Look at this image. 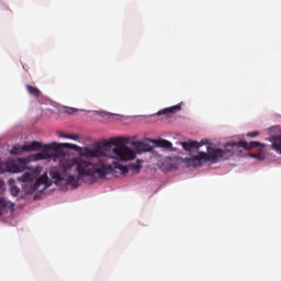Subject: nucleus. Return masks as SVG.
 I'll list each match as a JSON object with an SVG mask.
<instances>
[{
  "instance_id": "6",
  "label": "nucleus",
  "mask_w": 281,
  "mask_h": 281,
  "mask_svg": "<svg viewBox=\"0 0 281 281\" xmlns=\"http://www.w3.org/2000/svg\"><path fill=\"white\" fill-rule=\"evenodd\" d=\"M180 110H181V104H177L159 111L157 115H173V113H179Z\"/></svg>"
},
{
  "instance_id": "13",
  "label": "nucleus",
  "mask_w": 281,
  "mask_h": 281,
  "mask_svg": "<svg viewBox=\"0 0 281 281\" xmlns=\"http://www.w3.org/2000/svg\"><path fill=\"white\" fill-rule=\"evenodd\" d=\"M19 192H21V190L18 187H12L11 188L12 196H19Z\"/></svg>"
},
{
  "instance_id": "12",
  "label": "nucleus",
  "mask_w": 281,
  "mask_h": 281,
  "mask_svg": "<svg viewBox=\"0 0 281 281\" xmlns=\"http://www.w3.org/2000/svg\"><path fill=\"white\" fill-rule=\"evenodd\" d=\"M59 137H64L65 139H79L80 136H78V134H72V135H69V134H63V133H59Z\"/></svg>"
},
{
  "instance_id": "10",
  "label": "nucleus",
  "mask_w": 281,
  "mask_h": 281,
  "mask_svg": "<svg viewBox=\"0 0 281 281\" xmlns=\"http://www.w3.org/2000/svg\"><path fill=\"white\" fill-rule=\"evenodd\" d=\"M22 153H27V147L24 144L22 145H14L11 149V155H22Z\"/></svg>"
},
{
  "instance_id": "9",
  "label": "nucleus",
  "mask_w": 281,
  "mask_h": 281,
  "mask_svg": "<svg viewBox=\"0 0 281 281\" xmlns=\"http://www.w3.org/2000/svg\"><path fill=\"white\" fill-rule=\"evenodd\" d=\"M26 153H32L34 150H41L43 148V143L33 140L32 143H25Z\"/></svg>"
},
{
  "instance_id": "2",
  "label": "nucleus",
  "mask_w": 281,
  "mask_h": 281,
  "mask_svg": "<svg viewBox=\"0 0 281 281\" xmlns=\"http://www.w3.org/2000/svg\"><path fill=\"white\" fill-rule=\"evenodd\" d=\"M260 146L261 148H265V144L256 140H251L249 143L246 140H240L238 143L229 142L225 145L224 149L216 148L210 150V147H207L209 153L199 151L196 156H193L192 158H186V161L188 166H193L196 168V166H201V161H212L213 164H217V161H225V159L234 157L238 148H244V150H251V148H258Z\"/></svg>"
},
{
  "instance_id": "3",
  "label": "nucleus",
  "mask_w": 281,
  "mask_h": 281,
  "mask_svg": "<svg viewBox=\"0 0 281 281\" xmlns=\"http://www.w3.org/2000/svg\"><path fill=\"white\" fill-rule=\"evenodd\" d=\"M205 145H207V139H202L200 143L196 140L181 143L182 148H184L188 153H190V150H192L193 148H201V146Z\"/></svg>"
},
{
  "instance_id": "11",
  "label": "nucleus",
  "mask_w": 281,
  "mask_h": 281,
  "mask_svg": "<svg viewBox=\"0 0 281 281\" xmlns=\"http://www.w3.org/2000/svg\"><path fill=\"white\" fill-rule=\"evenodd\" d=\"M158 146H160V148H172V143L166 139H161L158 142Z\"/></svg>"
},
{
  "instance_id": "8",
  "label": "nucleus",
  "mask_w": 281,
  "mask_h": 281,
  "mask_svg": "<svg viewBox=\"0 0 281 281\" xmlns=\"http://www.w3.org/2000/svg\"><path fill=\"white\" fill-rule=\"evenodd\" d=\"M25 87L29 95H33V98H43V92L41 91V89L31 85H26Z\"/></svg>"
},
{
  "instance_id": "1",
  "label": "nucleus",
  "mask_w": 281,
  "mask_h": 281,
  "mask_svg": "<svg viewBox=\"0 0 281 281\" xmlns=\"http://www.w3.org/2000/svg\"><path fill=\"white\" fill-rule=\"evenodd\" d=\"M126 144H131L130 137H113L109 140L95 143L94 148L86 147L81 151V155L83 157H92L93 159H97V165L89 161L76 164L74 159H70L64 148L80 150V147L76 144L52 143L50 145H45L44 151L31 157H33L34 161H41L43 159L58 161L59 168H53L50 170L49 175L52 180H49L47 173H44L41 178L35 180L43 170L41 167H36L25 172V186H30L27 192H36V190L43 192V190L50 188L52 183H63V181H65L66 186L78 188L76 173H78L79 179H89L90 183H95L98 179H104L106 175H111L112 172H115V170H120L121 175H126V172L139 175V171L142 170L140 160L130 164L128 166L115 164V160L132 161V159H135V151L127 147Z\"/></svg>"
},
{
  "instance_id": "15",
  "label": "nucleus",
  "mask_w": 281,
  "mask_h": 281,
  "mask_svg": "<svg viewBox=\"0 0 281 281\" xmlns=\"http://www.w3.org/2000/svg\"><path fill=\"white\" fill-rule=\"evenodd\" d=\"M258 135H260L259 132H249V133L247 134V137H258Z\"/></svg>"
},
{
  "instance_id": "5",
  "label": "nucleus",
  "mask_w": 281,
  "mask_h": 281,
  "mask_svg": "<svg viewBox=\"0 0 281 281\" xmlns=\"http://www.w3.org/2000/svg\"><path fill=\"white\" fill-rule=\"evenodd\" d=\"M8 210H14V204L8 202L4 198H0V216H3V213L8 212Z\"/></svg>"
},
{
  "instance_id": "4",
  "label": "nucleus",
  "mask_w": 281,
  "mask_h": 281,
  "mask_svg": "<svg viewBox=\"0 0 281 281\" xmlns=\"http://www.w3.org/2000/svg\"><path fill=\"white\" fill-rule=\"evenodd\" d=\"M12 172H23L27 168V159L20 158L12 164Z\"/></svg>"
},
{
  "instance_id": "7",
  "label": "nucleus",
  "mask_w": 281,
  "mask_h": 281,
  "mask_svg": "<svg viewBox=\"0 0 281 281\" xmlns=\"http://www.w3.org/2000/svg\"><path fill=\"white\" fill-rule=\"evenodd\" d=\"M131 145L134 146V148H137V150H144L145 153H148V150H150V145L142 140H133Z\"/></svg>"
},
{
  "instance_id": "14",
  "label": "nucleus",
  "mask_w": 281,
  "mask_h": 281,
  "mask_svg": "<svg viewBox=\"0 0 281 281\" xmlns=\"http://www.w3.org/2000/svg\"><path fill=\"white\" fill-rule=\"evenodd\" d=\"M78 110L74 109V108H67L66 109V113H68V115H74V113H77Z\"/></svg>"
}]
</instances>
